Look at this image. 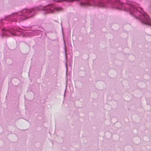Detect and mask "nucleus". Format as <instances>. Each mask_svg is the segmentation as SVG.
Returning a JSON list of instances; mask_svg holds the SVG:
<instances>
[{
  "instance_id": "obj_3",
  "label": "nucleus",
  "mask_w": 151,
  "mask_h": 151,
  "mask_svg": "<svg viewBox=\"0 0 151 151\" xmlns=\"http://www.w3.org/2000/svg\"><path fill=\"white\" fill-rule=\"evenodd\" d=\"M81 5H89L90 4L89 3H81Z\"/></svg>"
},
{
  "instance_id": "obj_6",
  "label": "nucleus",
  "mask_w": 151,
  "mask_h": 151,
  "mask_svg": "<svg viewBox=\"0 0 151 151\" xmlns=\"http://www.w3.org/2000/svg\"><path fill=\"white\" fill-rule=\"evenodd\" d=\"M57 1V2H60V1Z\"/></svg>"
},
{
  "instance_id": "obj_4",
  "label": "nucleus",
  "mask_w": 151,
  "mask_h": 151,
  "mask_svg": "<svg viewBox=\"0 0 151 151\" xmlns=\"http://www.w3.org/2000/svg\"><path fill=\"white\" fill-rule=\"evenodd\" d=\"M47 11L48 12L52 13L53 12V11L51 9Z\"/></svg>"
},
{
  "instance_id": "obj_2",
  "label": "nucleus",
  "mask_w": 151,
  "mask_h": 151,
  "mask_svg": "<svg viewBox=\"0 0 151 151\" xmlns=\"http://www.w3.org/2000/svg\"><path fill=\"white\" fill-rule=\"evenodd\" d=\"M54 10L58 12H59L62 10L61 7H56L54 8Z\"/></svg>"
},
{
  "instance_id": "obj_1",
  "label": "nucleus",
  "mask_w": 151,
  "mask_h": 151,
  "mask_svg": "<svg viewBox=\"0 0 151 151\" xmlns=\"http://www.w3.org/2000/svg\"><path fill=\"white\" fill-rule=\"evenodd\" d=\"M144 16L145 17V20L142 22V23L145 24L150 25V20L149 19L148 16L146 13H145Z\"/></svg>"
},
{
  "instance_id": "obj_5",
  "label": "nucleus",
  "mask_w": 151,
  "mask_h": 151,
  "mask_svg": "<svg viewBox=\"0 0 151 151\" xmlns=\"http://www.w3.org/2000/svg\"><path fill=\"white\" fill-rule=\"evenodd\" d=\"M69 1V2H70V1L73 2V1Z\"/></svg>"
}]
</instances>
